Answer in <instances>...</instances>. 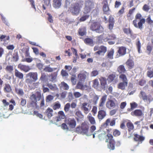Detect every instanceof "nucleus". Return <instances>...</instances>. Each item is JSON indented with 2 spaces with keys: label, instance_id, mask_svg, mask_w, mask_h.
Masks as SVG:
<instances>
[{
  "label": "nucleus",
  "instance_id": "1",
  "mask_svg": "<svg viewBox=\"0 0 153 153\" xmlns=\"http://www.w3.org/2000/svg\"><path fill=\"white\" fill-rule=\"evenodd\" d=\"M142 15L140 13H137L135 16V19L133 21V24L135 27L140 30L143 28V24L145 22L144 19H141Z\"/></svg>",
  "mask_w": 153,
  "mask_h": 153
},
{
  "label": "nucleus",
  "instance_id": "2",
  "mask_svg": "<svg viewBox=\"0 0 153 153\" xmlns=\"http://www.w3.org/2000/svg\"><path fill=\"white\" fill-rule=\"evenodd\" d=\"M27 78L26 80V82L29 84H31L33 82L38 79V74L37 72H30L26 75Z\"/></svg>",
  "mask_w": 153,
  "mask_h": 153
},
{
  "label": "nucleus",
  "instance_id": "3",
  "mask_svg": "<svg viewBox=\"0 0 153 153\" xmlns=\"http://www.w3.org/2000/svg\"><path fill=\"white\" fill-rule=\"evenodd\" d=\"M85 7L84 9V13H87L94 7V3L90 0H87L85 3Z\"/></svg>",
  "mask_w": 153,
  "mask_h": 153
},
{
  "label": "nucleus",
  "instance_id": "4",
  "mask_svg": "<svg viewBox=\"0 0 153 153\" xmlns=\"http://www.w3.org/2000/svg\"><path fill=\"white\" fill-rule=\"evenodd\" d=\"M107 137H108V139H106L105 142H109V144L108 145V148L110 150H114L115 149L114 141L113 139V136L110 134H107Z\"/></svg>",
  "mask_w": 153,
  "mask_h": 153
},
{
  "label": "nucleus",
  "instance_id": "5",
  "mask_svg": "<svg viewBox=\"0 0 153 153\" xmlns=\"http://www.w3.org/2000/svg\"><path fill=\"white\" fill-rule=\"evenodd\" d=\"M105 132L104 131H101L100 130H98L97 131H95L93 134V138L95 137V135H98V137L99 139L100 140H104L105 138L108 139V137H107V135L106 136Z\"/></svg>",
  "mask_w": 153,
  "mask_h": 153
},
{
  "label": "nucleus",
  "instance_id": "6",
  "mask_svg": "<svg viewBox=\"0 0 153 153\" xmlns=\"http://www.w3.org/2000/svg\"><path fill=\"white\" fill-rule=\"evenodd\" d=\"M91 107L90 104L87 102H84L81 105V110L84 113L87 114H88L91 109Z\"/></svg>",
  "mask_w": 153,
  "mask_h": 153
},
{
  "label": "nucleus",
  "instance_id": "7",
  "mask_svg": "<svg viewBox=\"0 0 153 153\" xmlns=\"http://www.w3.org/2000/svg\"><path fill=\"white\" fill-rule=\"evenodd\" d=\"M81 7V6L78 3L75 4L71 9V11L72 14L74 15H78L79 12Z\"/></svg>",
  "mask_w": 153,
  "mask_h": 153
},
{
  "label": "nucleus",
  "instance_id": "8",
  "mask_svg": "<svg viewBox=\"0 0 153 153\" xmlns=\"http://www.w3.org/2000/svg\"><path fill=\"white\" fill-rule=\"evenodd\" d=\"M76 131L79 134L83 133L87 136H89L92 135V134H90L88 132V127H82V128L81 127H77L76 128Z\"/></svg>",
  "mask_w": 153,
  "mask_h": 153
},
{
  "label": "nucleus",
  "instance_id": "9",
  "mask_svg": "<svg viewBox=\"0 0 153 153\" xmlns=\"http://www.w3.org/2000/svg\"><path fill=\"white\" fill-rule=\"evenodd\" d=\"M139 96L140 98L142 99L145 102H146L148 104H149L153 100V98H151L149 96L147 97L146 93L142 91L140 92Z\"/></svg>",
  "mask_w": 153,
  "mask_h": 153
},
{
  "label": "nucleus",
  "instance_id": "10",
  "mask_svg": "<svg viewBox=\"0 0 153 153\" xmlns=\"http://www.w3.org/2000/svg\"><path fill=\"white\" fill-rule=\"evenodd\" d=\"M88 75V74L87 72L82 71L78 75L77 77L79 81L84 82Z\"/></svg>",
  "mask_w": 153,
  "mask_h": 153
},
{
  "label": "nucleus",
  "instance_id": "11",
  "mask_svg": "<svg viewBox=\"0 0 153 153\" xmlns=\"http://www.w3.org/2000/svg\"><path fill=\"white\" fill-rule=\"evenodd\" d=\"M102 109H99V110L98 113L97 117L100 121L103 119L106 115V111Z\"/></svg>",
  "mask_w": 153,
  "mask_h": 153
},
{
  "label": "nucleus",
  "instance_id": "12",
  "mask_svg": "<svg viewBox=\"0 0 153 153\" xmlns=\"http://www.w3.org/2000/svg\"><path fill=\"white\" fill-rule=\"evenodd\" d=\"M66 123L70 128H74L76 125V121L74 119L69 118L66 120Z\"/></svg>",
  "mask_w": 153,
  "mask_h": 153
},
{
  "label": "nucleus",
  "instance_id": "13",
  "mask_svg": "<svg viewBox=\"0 0 153 153\" xmlns=\"http://www.w3.org/2000/svg\"><path fill=\"white\" fill-rule=\"evenodd\" d=\"M106 106L108 108L112 109L115 107L116 104L113 100H109L106 102Z\"/></svg>",
  "mask_w": 153,
  "mask_h": 153
},
{
  "label": "nucleus",
  "instance_id": "14",
  "mask_svg": "<svg viewBox=\"0 0 153 153\" xmlns=\"http://www.w3.org/2000/svg\"><path fill=\"white\" fill-rule=\"evenodd\" d=\"M82 82L79 81L75 87V88L79 89L82 90H86L88 86L86 85H84Z\"/></svg>",
  "mask_w": 153,
  "mask_h": 153
},
{
  "label": "nucleus",
  "instance_id": "15",
  "mask_svg": "<svg viewBox=\"0 0 153 153\" xmlns=\"http://www.w3.org/2000/svg\"><path fill=\"white\" fill-rule=\"evenodd\" d=\"M107 96L105 95L102 96L100 101L99 109H102L106 100Z\"/></svg>",
  "mask_w": 153,
  "mask_h": 153
},
{
  "label": "nucleus",
  "instance_id": "16",
  "mask_svg": "<svg viewBox=\"0 0 153 153\" xmlns=\"http://www.w3.org/2000/svg\"><path fill=\"white\" fill-rule=\"evenodd\" d=\"M18 67L21 70L23 71L26 72H27L30 69L29 66L23 65L21 64H19Z\"/></svg>",
  "mask_w": 153,
  "mask_h": 153
},
{
  "label": "nucleus",
  "instance_id": "17",
  "mask_svg": "<svg viewBox=\"0 0 153 153\" xmlns=\"http://www.w3.org/2000/svg\"><path fill=\"white\" fill-rule=\"evenodd\" d=\"M131 115L133 116H141L143 115V114L141 110L136 109L131 113Z\"/></svg>",
  "mask_w": 153,
  "mask_h": 153
},
{
  "label": "nucleus",
  "instance_id": "18",
  "mask_svg": "<svg viewBox=\"0 0 153 153\" xmlns=\"http://www.w3.org/2000/svg\"><path fill=\"white\" fill-rule=\"evenodd\" d=\"M62 0H53V6L56 9L59 8L62 5Z\"/></svg>",
  "mask_w": 153,
  "mask_h": 153
},
{
  "label": "nucleus",
  "instance_id": "19",
  "mask_svg": "<svg viewBox=\"0 0 153 153\" xmlns=\"http://www.w3.org/2000/svg\"><path fill=\"white\" fill-rule=\"evenodd\" d=\"M100 49H99V51L96 52L95 54H96L103 55L106 51V48L104 46H100Z\"/></svg>",
  "mask_w": 153,
  "mask_h": 153
},
{
  "label": "nucleus",
  "instance_id": "20",
  "mask_svg": "<svg viewBox=\"0 0 153 153\" xmlns=\"http://www.w3.org/2000/svg\"><path fill=\"white\" fill-rule=\"evenodd\" d=\"M103 10L104 13L107 14L108 12L110 11L109 8L108 3L107 1H105L103 2Z\"/></svg>",
  "mask_w": 153,
  "mask_h": 153
},
{
  "label": "nucleus",
  "instance_id": "21",
  "mask_svg": "<svg viewBox=\"0 0 153 153\" xmlns=\"http://www.w3.org/2000/svg\"><path fill=\"white\" fill-rule=\"evenodd\" d=\"M100 80L102 88L104 89L106 88L107 87V85L106 79L104 77H101L100 79Z\"/></svg>",
  "mask_w": 153,
  "mask_h": 153
},
{
  "label": "nucleus",
  "instance_id": "22",
  "mask_svg": "<svg viewBox=\"0 0 153 153\" xmlns=\"http://www.w3.org/2000/svg\"><path fill=\"white\" fill-rule=\"evenodd\" d=\"M41 97V94H39L37 96L36 94H32L30 96V99L32 101L37 102V100H40Z\"/></svg>",
  "mask_w": 153,
  "mask_h": 153
},
{
  "label": "nucleus",
  "instance_id": "23",
  "mask_svg": "<svg viewBox=\"0 0 153 153\" xmlns=\"http://www.w3.org/2000/svg\"><path fill=\"white\" fill-rule=\"evenodd\" d=\"M118 48V52L120 56L124 55L126 54V48L125 47H119Z\"/></svg>",
  "mask_w": 153,
  "mask_h": 153
},
{
  "label": "nucleus",
  "instance_id": "24",
  "mask_svg": "<svg viewBox=\"0 0 153 153\" xmlns=\"http://www.w3.org/2000/svg\"><path fill=\"white\" fill-rule=\"evenodd\" d=\"M128 82H123L118 84V88L122 90H124L127 86Z\"/></svg>",
  "mask_w": 153,
  "mask_h": 153
},
{
  "label": "nucleus",
  "instance_id": "25",
  "mask_svg": "<svg viewBox=\"0 0 153 153\" xmlns=\"http://www.w3.org/2000/svg\"><path fill=\"white\" fill-rule=\"evenodd\" d=\"M86 28L84 27H81L78 30V33L80 36H83L86 34Z\"/></svg>",
  "mask_w": 153,
  "mask_h": 153
},
{
  "label": "nucleus",
  "instance_id": "26",
  "mask_svg": "<svg viewBox=\"0 0 153 153\" xmlns=\"http://www.w3.org/2000/svg\"><path fill=\"white\" fill-rule=\"evenodd\" d=\"M15 75L16 77L20 79H23L24 78L23 74L17 69L15 70Z\"/></svg>",
  "mask_w": 153,
  "mask_h": 153
},
{
  "label": "nucleus",
  "instance_id": "27",
  "mask_svg": "<svg viewBox=\"0 0 153 153\" xmlns=\"http://www.w3.org/2000/svg\"><path fill=\"white\" fill-rule=\"evenodd\" d=\"M85 43L91 46H93L94 45V43L93 41V39L90 38H86L84 40Z\"/></svg>",
  "mask_w": 153,
  "mask_h": 153
},
{
  "label": "nucleus",
  "instance_id": "28",
  "mask_svg": "<svg viewBox=\"0 0 153 153\" xmlns=\"http://www.w3.org/2000/svg\"><path fill=\"white\" fill-rule=\"evenodd\" d=\"M134 140L135 141L142 142L144 139V137L139 135L137 134H134Z\"/></svg>",
  "mask_w": 153,
  "mask_h": 153
},
{
  "label": "nucleus",
  "instance_id": "29",
  "mask_svg": "<svg viewBox=\"0 0 153 153\" xmlns=\"http://www.w3.org/2000/svg\"><path fill=\"white\" fill-rule=\"evenodd\" d=\"M59 85L60 88L61 89L68 90L69 88V86L68 85L64 82H61Z\"/></svg>",
  "mask_w": 153,
  "mask_h": 153
},
{
  "label": "nucleus",
  "instance_id": "30",
  "mask_svg": "<svg viewBox=\"0 0 153 153\" xmlns=\"http://www.w3.org/2000/svg\"><path fill=\"white\" fill-rule=\"evenodd\" d=\"M53 110L50 108H48L46 110L45 114L49 118L53 116Z\"/></svg>",
  "mask_w": 153,
  "mask_h": 153
},
{
  "label": "nucleus",
  "instance_id": "31",
  "mask_svg": "<svg viewBox=\"0 0 153 153\" xmlns=\"http://www.w3.org/2000/svg\"><path fill=\"white\" fill-rule=\"evenodd\" d=\"M87 119H88L90 123L92 125L96 124V121L94 117L92 116L91 114H89L87 116Z\"/></svg>",
  "mask_w": 153,
  "mask_h": 153
},
{
  "label": "nucleus",
  "instance_id": "32",
  "mask_svg": "<svg viewBox=\"0 0 153 153\" xmlns=\"http://www.w3.org/2000/svg\"><path fill=\"white\" fill-rule=\"evenodd\" d=\"M114 53V51L113 49H111L110 51H108L107 58L110 59H113Z\"/></svg>",
  "mask_w": 153,
  "mask_h": 153
},
{
  "label": "nucleus",
  "instance_id": "33",
  "mask_svg": "<svg viewBox=\"0 0 153 153\" xmlns=\"http://www.w3.org/2000/svg\"><path fill=\"white\" fill-rule=\"evenodd\" d=\"M126 65L129 68L131 69L134 66V63L133 61L131 59H128L126 63Z\"/></svg>",
  "mask_w": 153,
  "mask_h": 153
},
{
  "label": "nucleus",
  "instance_id": "34",
  "mask_svg": "<svg viewBox=\"0 0 153 153\" xmlns=\"http://www.w3.org/2000/svg\"><path fill=\"white\" fill-rule=\"evenodd\" d=\"M27 107L28 108H33L34 107H37V103L36 102L32 101L28 103Z\"/></svg>",
  "mask_w": 153,
  "mask_h": 153
},
{
  "label": "nucleus",
  "instance_id": "35",
  "mask_svg": "<svg viewBox=\"0 0 153 153\" xmlns=\"http://www.w3.org/2000/svg\"><path fill=\"white\" fill-rule=\"evenodd\" d=\"M12 89L10 85L9 84H5L4 88V91L5 92L9 93L11 92Z\"/></svg>",
  "mask_w": 153,
  "mask_h": 153
},
{
  "label": "nucleus",
  "instance_id": "36",
  "mask_svg": "<svg viewBox=\"0 0 153 153\" xmlns=\"http://www.w3.org/2000/svg\"><path fill=\"white\" fill-rule=\"evenodd\" d=\"M15 91L16 93L19 95L23 96L24 94V92L22 89L20 88H15Z\"/></svg>",
  "mask_w": 153,
  "mask_h": 153
},
{
  "label": "nucleus",
  "instance_id": "37",
  "mask_svg": "<svg viewBox=\"0 0 153 153\" xmlns=\"http://www.w3.org/2000/svg\"><path fill=\"white\" fill-rule=\"evenodd\" d=\"M74 112L75 115L79 118H81L83 116L81 111L78 108L76 109Z\"/></svg>",
  "mask_w": 153,
  "mask_h": 153
},
{
  "label": "nucleus",
  "instance_id": "38",
  "mask_svg": "<svg viewBox=\"0 0 153 153\" xmlns=\"http://www.w3.org/2000/svg\"><path fill=\"white\" fill-rule=\"evenodd\" d=\"M93 87L96 88H98L100 85V83L98 79H95L93 81Z\"/></svg>",
  "mask_w": 153,
  "mask_h": 153
},
{
  "label": "nucleus",
  "instance_id": "39",
  "mask_svg": "<svg viewBox=\"0 0 153 153\" xmlns=\"http://www.w3.org/2000/svg\"><path fill=\"white\" fill-rule=\"evenodd\" d=\"M83 16H82L80 19V21L81 22H83L88 19L89 17V15L88 13H85Z\"/></svg>",
  "mask_w": 153,
  "mask_h": 153
},
{
  "label": "nucleus",
  "instance_id": "40",
  "mask_svg": "<svg viewBox=\"0 0 153 153\" xmlns=\"http://www.w3.org/2000/svg\"><path fill=\"white\" fill-rule=\"evenodd\" d=\"M116 39V38L115 35L114 34H112L108 35L107 38L104 39V40L105 41H107L110 40L114 41Z\"/></svg>",
  "mask_w": 153,
  "mask_h": 153
},
{
  "label": "nucleus",
  "instance_id": "41",
  "mask_svg": "<svg viewBox=\"0 0 153 153\" xmlns=\"http://www.w3.org/2000/svg\"><path fill=\"white\" fill-rule=\"evenodd\" d=\"M53 68L50 67V65L45 66L44 70L46 72H51L54 71Z\"/></svg>",
  "mask_w": 153,
  "mask_h": 153
},
{
  "label": "nucleus",
  "instance_id": "42",
  "mask_svg": "<svg viewBox=\"0 0 153 153\" xmlns=\"http://www.w3.org/2000/svg\"><path fill=\"white\" fill-rule=\"evenodd\" d=\"M47 86L51 90L56 91L57 89L56 86L55 85H52L50 83H48Z\"/></svg>",
  "mask_w": 153,
  "mask_h": 153
},
{
  "label": "nucleus",
  "instance_id": "43",
  "mask_svg": "<svg viewBox=\"0 0 153 153\" xmlns=\"http://www.w3.org/2000/svg\"><path fill=\"white\" fill-rule=\"evenodd\" d=\"M99 24L97 23H93L90 27V29L93 31H95Z\"/></svg>",
  "mask_w": 153,
  "mask_h": 153
},
{
  "label": "nucleus",
  "instance_id": "44",
  "mask_svg": "<svg viewBox=\"0 0 153 153\" xmlns=\"http://www.w3.org/2000/svg\"><path fill=\"white\" fill-rule=\"evenodd\" d=\"M118 71L120 73H124L125 71L124 67L123 65H120L118 68Z\"/></svg>",
  "mask_w": 153,
  "mask_h": 153
},
{
  "label": "nucleus",
  "instance_id": "45",
  "mask_svg": "<svg viewBox=\"0 0 153 153\" xmlns=\"http://www.w3.org/2000/svg\"><path fill=\"white\" fill-rule=\"evenodd\" d=\"M5 69L7 72L10 73L13 70V67L11 65H8L7 66Z\"/></svg>",
  "mask_w": 153,
  "mask_h": 153
},
{
  "label": "nucleus",
  "instance_id": "46",
  "mask_svg": "<svg viewBox=\"0 0 153 153\" xmlns=\"http://www.w3.org/2000/svg\"><path fill=\"white\" fill-rule=\"evenodd\" d=\"M58 116L61 119H64L65 117V115L63 111H60L58 113Z\"/></svg>",
  "mask_w": 153,
  "mask_h": 153
},
{
  "label": "nucleus",
  "instance_id": "47",
  "mask_svg": "<svg viewBox=\"0 0 153 153\" xmlns=\"http://www.w3.org/2000/svg\"><path fill=\"white\" fill-rule=\"evenodd\" d=\"M115 76L113 74L110 75L107 79V80L109 82H112L115 78Z\"/></svg>",
  "mask_w": 153,
  "mask_h": 153
},
{
  "label": "nucleus",
  "instance_id": "48",
  "mask_svg": "<svg viewBox=\"0 0 153 153\" xmlns=\"http://www.w3.org/2000/svg\"><path fill=\"white\" fill-rule=\"evenodd\" d=\"M95 31L97 33H101L103 32V28L102 26L99 25Z\"/></svg>",
  "mask_w": 153,
  "mask_h": 153
},
{
  "label": "nucleus",
  "instance_id": "49",
  "mask_svg": "<svg viewBox=\"0 0 153 153\" xmlns=\"http://www.w3.org/2000/svg\"><path fill=\"white\" fill-rule=\"evenodd\" d=\"M76 75L74 74L72 75L71 77V82L73 85H75L76 83Z\"/></svg>",
  "mask_w": 153,
  "mask_h": 153
},
{
  "label": "nucleus",
  "instance_id": "50",
  "mask_svg": "<svg viewBox=\"0 0 153 153\" xmlns=\"http://www.w3.org/2000/svg\"><path fill=\"white\" fill-rule=\"evenodd\" d=\"M61 105L59 102H56L53 106V108L54 110H56L59 108L60 107Z\"/></svg>",
  "mask_w": 153,
  "mask_h": 153
},
{
  "label": "nucleus",
  "instance_id": "51",
  "mask_svg": "<svg viewBox=\"0 0 153 153\" xmlns=\"http://www.w3.org/2000/svg\"><path fill=\"white\" fill-rule=\"evenodd\" d=\"M53 98L54 97L53 96L51 95H49L46 97V101L47 102H50L53 100Z\"/></svg>",
  "mask_w": 153,
  "mask_h": 153
},
{
  "label": "nucleus",
  "instance_id": "52",
  "mask_svg": "<svg viewBox=\"0 0 153 153\" xmlns=\"http://www.w3.org/2000/svg\"><path fill=\"white\" fill-rule=\"evenodd\" d=\"M119 77L123 82H128L127 78L125 75L121 74L120 75Z\"/></svg>",
  "mask_w": 153,
  "mask_h": 153
},
{
  "label": "nucleus",
  "instance_id": "53",
  "mask_svg": "<svg viewBox=\"0 0 153 153\" xmlns=\"http://www.w3.org/2000/svg\"><path fill=\"white\" fill-rule=\"evenodd\" d=\"M56 76L54 74H51L49 76V80L52 82L54 81L56 79Z\"/></svg>",
  "mask_w": 153,
  "mask_h": 153
},
{
  "label": "nucleus",
  "instance_id": "54",
  "mask_svg": "<svg viewBox=\"0 0 153 153\" xmlns=\"http://www.w3.org/2000/svg\"><path fill=\"white\" fill-rule=\"evenodd\" d=\"M146 22L149 24H151L153 23V20L151 19L150 15L148 16L147 18L146 19Z\"/></svg>",
  "mask_w": 153,
  "mask_h": 153
},
{
  "label": "nucleus",
  "instance_id": "55",
  "mask_svg": "<svg viewBox=\"0 0 153 153\" xmlns=\"http://www.w3.org/2000/svg\"><path fill=\"white\" fill-rule=\"evenodd\" d=\"M99 74V71L97 70H94L92 71L91 74V76H95Z\"/></svg>",
  "mask_w": 153,
  "mask_h": 153
},
{
  "label": "nucleus",
  "instance_id": "56",
  "mask_svg": "<svg viewBox=\"0 0 153 153\" xmlns=\"http://www.w3.org/2000/svg\"><path fill=\"white\" fill-rule=\"evenodd\" d=\"M78 68H79L78 67L76 66L74 67L72 69L70 74L71 75L75 74H74L77 71Z\"/></svg>",
  "mask_w": 153,
  "mask_h": 153
},
{
  "label": "nucleus",
  "instance_id": "57",
  "mask_svg": "<svg viewBox=\"0 0 153 153\" xmlns=\"http://www.w3.org/2000/svg\"><path fill=\"white\" fill-rule=\"evenodd\" d=\"M70 107V103H67L65 106L64 110L66 112L68 111Z\"/></svg>",
  "mask_w": 153,
  "mask_h": 153
},
{
  "label": "nucleus",
  "instance_id": "58",
  "mask_svg": "<svg viewBox=\"0 0 153 153\" xmlns=\"http://www.w3.org/2000/svg\"><path fill=\"white\" fill-rule=\"evenodd\" d=\"M74 95L76 98H79L82 96V94L79 92H75L74 93Z\"/></svg>",
  "mask_w": 153,
  "mask_h": 153
},
{
  "label": "nucleus",
  "instance_id": "59",
  "mask_svg": "<svg viewBox=\"0 0 153 153\" xmlns=\"http://www.w3.org/2000/svg\"><path fill=\"white\" fill-rule=\"evenodd\" d=\"M120 134V131L117 129H115L114 130L113 135L115 136H118Z\"/></svg>",
  "mask_w": 153,
  "mask_h": 153
},
{
  "label": "nucleus",
  "instance_id": "60",
  "mask_svg": "<svg viewBox=\"0 0 153 153\" xmlns=\"http://www.w3.org/2000/svg\"><path fill=\"white\" fill-rule=\"evenodd\" d=\"M99 99V97L97 95L94 96L93 98V103L94 105H96L97 102V101Z\"/></svg>",
  "mask_w": 153,
  "mask_h": 153
},
{
  "label": "nucleus",
  "instance_id": "61",
  "mask_svg": "<svg viewBox=\"0 0 153 153\" xmlns=\"http://www.w3.org/2000/svg\"><path fill=\"white\" fill-rule=\"evenodd\" d=\"M127 126L129 130H132L133 129L134 126L133 124L131 123H128L127 124Z\"/></svg>",
  "mask_w": 153,
  "mask_h": 153
},
{
  "label": "nucleus",
  "instance_id": "62",
  "mask_svg": "<svg viewBox=\"0 0 153 153\" xmlns=\"http://www.w3.org/2000/svg\"><path fill=\"white\" fill-rule=\"evenodd\" d=\"M136 45L137 46V48L138 50V52L139 53H141V51L140 50V48L141 47V44L140 42V41L139 39H137V42L136 44Z\"/></svg>",
  "mask_w": 153,
  "mask_h": 153
},
{
  "label": "nucleus",
  "instance_id": "63",
  "mask_svg": "<svg viewBox=\"0 0 153 153\" xmlns=\"http://www.w3.org/2000/svg\"><path fill=\"white\" fill-rule=\"evenodd\" d=\"M123 31L125 33L127 34H130L131 36H132V33L129 29L124 28L123 29Z\"/></svg>",
  "mask_w": 153,
  "mask_h": 153
},
{
  "label": "nucleus",
  "instance_id": "64",
  "mask_svg": "<svg viewBox=\"0 0 153 153\" xmlns=\"http://www.w3.org/2000/svg\"><path fill=\"white\" fill-rule=\"evenodd\" d=\"M147 76L150 78L153 77V71L151 70L149 71H147Z\"/></svg>",
  "mask_w": 153,
  "mask_h": 153
}]
</instances>
